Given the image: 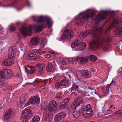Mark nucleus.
<instances>
[{"label": "nucleus", "instance_id": "nucleus-1", "mask_svg": "<svg viewBox=\"0 0 122 122\" xmlns=\"http://www.w3.org/2000/svg\"><path fill=\"white\" fill-rule=\"evenodd\" d=\"M102 28L97 26L93 27L90 33L92 36L96 37L97 35L100 34L98 38L89 42L90 47L92 49L99 47L102 48L104 51H107L111 47V46L107 42L110 41L112 39V37L107 35H103L102 33Z\"/></svg>", "mask_w": 122, "mask_h": 122}, {"label": "nucleus", "instance_id": "nucleus-2", "mask_svg": "<svg viewBox=\"0 0 122 122\" xmlns=\"http://www.w3.org/2000/svg\"><path fill=\"white\" fill-rule=\"evenodd\" d=\"M34 21H36L37 22H41L45 21L46 24L43 23L39 25H36L34 26L35 32L36 33L39 32L42 30L43 28L46 27L47 25L49 28L51 26L52 21L51 18L48 16L43 17L42 16H35L33 17Z\"/></svg>", "mask_w": 122, "mask_h": 122}, {"label": "nucleus", "instance_id": "nucleus-3", "mask_svg": "<svg viewBox=\"0 0 122 122\" xmlns=\"http://www.w3.org/2000/svg\"><path fill=\"white\" fill-rule=\"evenodd\" d=\"M88 33L86 31L81 32L78 39L71 44V47H74V50L76 51L82 50L86 47V44L85 42H82V39L86 37Z\"/></svg>", "mask_w": 122, "mask_h": 122}, {"label": "nucleus", "instance_id": "nucleus-4", "mask_svg": "<svg viewBox=\"0 0 122 122\" xmlns=\"http://www.w3.org/2000/svg\"><path fill=\"white\" fill-rule=\"evenodd\" d=\"M95 13L94 12L89 11L85 13H81L76 17V24L78 25H82L84 24L85 20L91 19L94 15Z\"/></svg>", "mask_w": 122, "mask_h": 122}, {"label": "nucleus", "instance_id": "nucleus-5", "mask_svg": "<svg viewBox=\"0 0 122 122\" xmlns=\"http://www.w3.org/2000/svg\"><path fill=\"white\" fill-rule=\"evenodd\" d=\"M113 22L107 29V30H110L114 27H116L115 33L119 36H122V28L120 25H122V19L121 18L115 19H114Z\"/></svg>", "mask_w": 122, "mask_h": 122}, {"label": "nucleus", "instance_id": "nucleus-6", "mask_svg": "<svg viewBox=\"0 0 122 122\" xmlns=\"http://www.w3.org/2000/svg\"><path fill=\"white\" fill-rule=\"evenodd\" d=\"M93 113L91 105L88 104L83 108V112L81 114L84 117L89 118L92 116Z\"/></svg>", "mask_w": 122, "mask_h": 122}, {"label": "nucleus", "instance_id": "nucleus-7", "mask_svg": "<svg viewBox=\"0 0 122 122\" xmlns=\"http://www.w3.org/2000/svg\"><path fill=\"white\" fill-rule=\"evenodd\" d=\"M13 76V71L9 69H5L0 71V78L2 79H7Z\"/></svg>", "mask_w": 122, "mask_h": 122}, {"label": "nucleus", "instance_id": "nucleus-8", "mask_svg": "<svg viewBox=\"0 0 122 122\" xmlns=\"http://www.w3.org/2000/svg\"><path fill=\"white\" fill-rule=\"evenodd\" d=\"M23 118L21 122H28V120L32 116V114L30 110L26 109L23 110L22 113Z\"/></svg>", "mask_w": 122, "mask_h": 122}, {"label": "nucleus", "instance_id": "nucleus-9", "mask_svg": "<svg viewBox=\"0 0 122 122\" xmlns=\"http://www.w3.org/2000/svg\"><path fill=\"white\" fill-rule=\"evenodd\" d=\"M73 34V32L72 30L66 29L61 36V39L63 41H66L72 37Z\"/></svg>", "mask_w": 122, "mask_h": 122}, {"label": "nucleus", "instance_id": "nucleus-10", "mask_svg": "<svg viewBox=\"0 0 122 122\" xmlns=\"http://www.w3.org/2000/svg\"><path fill=\"white\" fill-rule=\"evenodd\" d=\"M40 99L39 97L34 96L31 97L25 104V106L31 104L37 105L39 103Z\"/></svg>", "mask_w": 122, "mask_h": 122}, {"label": "nucleus", "instance_id": "nucleus-11", "mask_svg": "<svg viewBox=\"0 0 122 122\" xmlns=\"http://www.w3.org/2000/svg\"><path fill=\"white\" fill-rule=\"evenodd\" d=\"M19 30L21 32L22 34L24 36H26L27 35H30L32 33L31 28H27L23 26L20 27Z\"/></svg>", "mask_w": 122, "mask_h": 122}, {"label": "nucleus", "instance_id": "nucleus-12", "mask_svg": "<svg viewBox=\"0 0 122 122\" xmlns=\"http://www.w3.org/2000/svg\"><path fill=\"white\" fill-rule=\"evenodd\" d=\"M46 51H42L41 50L39 49H35L33 50L32 51L31 54H29V56L30 57L33 56H36L40 55L43 54H45Z\"/></svg>", "mask_w": 122, "mask_h": 122}, {"label": "nucleus", "instance_id": "nucleus-13", "mask_svg": "<svg viewBox=\"0 0 122 122\" xmlns=\"http://www.w3.org/2000/svg\"><path fill=\"white\" fill-rule=\"evenodd\" d=\"M16 49L15 47L9 48L8 51V57L9 59L13 60L14 59Z\"/></svg>", "mask_w": 122, "mask_h": 122}, {"label": "nucleus", "instance_id": "nucleus-14", "mask_svg": "<svg viewBox=\"0 0 122 122\" xmlns=\"http://www.w3.org/2000/svg\"><path fill=\"white\" fill-rule=\"evenodd\" d=\"M66 115L65 112H60L55 116L54 118L55 121L56 122L60 121L62 118L65 117Z\"/></svg>", "mask_w": 122, "mask_h": 122}, {"label": "nucleus", "instance_id": "nucleus-15", "mask_svg": "<svg viewBox=\"0 0 122 122\" xmlns=\"http://www.w3.org/2000/svg\"><path fill=\"white\" fill-rule=\"evenodd\" d=\"M57 105L56 102L54 100L51 101L48 105V109L50 112L55 110Z\"/></svg>", "mask_w": 122, "mask_h": 122}, {"label": "nucleus", "instance_id": "nucleus-16", "mask_svg": "<svg viewBox=\"0 0 122 122\" xmlns=\"http://www.w3.org/2000/svg\"><path fill=\"white\" fill-rule=\"evenodd\" d=\"M51 79L49 78L44 80L42 81H39L38 79H35L32 83H29V84L30 85H33L35 86L37 85V84H39L41 83L42 82H43L44 83H46L49 81V84H50L51 83Z\"/></svg>", "mask_w": 122, "mask_h": 122}, {"label": "nucleus", "instance_id": "nucleus-17", "mask_svg": "<svg viewBox=\"0 0 122 122\" xmlns=\"http://www.w3.org/2000/svg\"><path fill=\"white\" fill-rule=\"evenodd\" d=\"M77 102V100L73 102L71 104V108L72 109H75V110L77 111H79L80 113H81V111L82 110L83 111V108H81L80 106L78 105V104H76Z\"/></svg>", "mask_w": 122, "mask_h": 122}, {"label": "nucleus", "instance_id": "nucleus-18", "mask_svg": "<svg viewBox=\"0 0 122 122\" xmlns=\"http://www.w3.org/2000/svg\"><path fill=\"white\" fill-rule=\"evenodd\" d=\"M69 100V99L68 98H66L63 100L59 105L60 108L61 109H63L66 108L68 104V102Z\"/></svg>", "mask_w": 122, "mask_h": 122}, {"label": "nucleus", "instance_id": "nucleus-19", "mask_svg": "<svg viewBox=\"0 0 122 122\" xmlns=\"http://www.w3.org/2000/svg\"><path fill=\"white\" fill-rule=\"evenodd\" d=\"M40 40L39 37H34L30 40V43L29 44L30 46H31L32 45H37L40 42Z\"/></svg>", "mask_w": 122, "mask_h": 122}, {"label": "nucleus", "instance_id": "nucleus-20", "mask_svg": "<svg viewBox=\"0 0 122 122\" xmlns=\"http://www.w3.org/2000/svg\"><path fill=\"white\" fill-rule=\"evenodd\" d=\"M25 70L28 73L32 74L35 72L36 68L34 66L32 67L30 66L27 65L26 66Z\"/></svg>", "mask_w": 122, "mask_h": 122}, {"label": "nucleus", "instance_id": "nucleus-21", "mask_svg": "<svg viewBox=\"0 0 122 122\" xmlns=\"http://www.w3.org/2000/svg\"><path fill=\"white\" fill-rule=\"evenodd\" d=\"M37 67V72L39 74H41L43 72L45 65L43 63L39 64L36 65Z\"/></svg>", "mask_w": 122, "mask_h": 122}, {"label": "nucleus", "instance_id": "nucleus-22", "mask_svg": "<svg viewBox=\"0 0 122 122\" xmlns=\"http://www.w3.org/2000/svg\"><path fill=\"white\" fill-rule=\"evenodd\" d=\"M105 15L104 14L99 13L95 19L96 23H98L101 20L105 19Z\"/></svg>", "mask_w": 122, "mask_h": 122}, {"label": "nucleus", "instance_id": "nucleus-23", "mask_svg": "<svg viewBox=\"0 0 122 122\" xmlns=\"http://www.w3.org/2000/svg\"><path fill=\"white\" fill-rule=\"evenodd\" d=\"M12 112V110L11 109L7 110L5 114L4 119L5 120H7L9 119L11 117Z\"/></svg>", "mask_w": 122, "mask_h": 122}, {"label": "nucleus", "instance_id": "nucleus-24", "mask_svg": "<svg viewBox=\"0 0 122 122\" xmlns=\"http://www.w3.org/2000/svg\"><path fill=\"white\" fill-rule=\"evenodd\" d=\"M78 85L76 83L73 84L72 85V87L70 88V92L72 93H74V92L73 91H75L79 92L80 90V88Z\"/></svg>", "mask_w": 122, "mask_h": 122}, {"label": "nucleus", "instance_id": "nucleus-25", "mask_svg": "<svg viewBox=\"0 0 122 122\" xmlns=\"http://www.w3.org/2000/svg\"><path fill=\"white\" fill-rule=\"evenodd\" d=\"M69 81V79L66 78H64L60 81V85L62 86H68L70 85Z\"/></svg>", "mask_w": 122, "mask_h": 122}, {"label": "nucleus", "instance_id": "nucleus-26", "mask_svg": "<svg viewBox=\"0 0 122 122\" xmlns=\"http://www.w3.org/2000/svg\"><path fill=\"white\" fill-rule=\"evenodd\" d=\"M46 69L48 72H52L55 70L54 66L51 63H48L46 67Z\"/></svg>", "mask_w": 122, "mask_h": 122}, {"label": "nucleus", "instance_id": "nucleus-27", "mask_svg": "<svg viewBox=\"0 0 122 122\" xmlns=\"http://www.w3.org/2000/svg\"><path fill=\"white\" fill-rule=\"evenodd\" d=\"M110 87L109 84L107 85L106 87H102V91L104 96H106L108 93Z\"/></svg>", "mask_w": 122, "mask_h": 122}, {"label": "nucleus", "instance_id": "nucleus-28", "mask_svg": "<svg viewBox=\"0 0 122 122\" xmlns=\"http://www.w3.org/2000/svg\"><path fill=\"white\" fill-rule=\"evenodd\" d=\"M13 63V60L6 59L2 61V64L5 66H8L11 65Z\"/></svg>", "mask_w": 122, "mask_h": 122}, {"label": "nucleus", "instance_id": "nucleus-29", "mask_svg": "<svg viewBox=\"0 0 122 122\" xmlns=\"http://www.w3.org/2000/svg\"><path fill=\"white\" fill-rule=\"evenodd\" d=\"M82 77L85 78L90 77L91 75V73L89 71L87 70H84L81 73Z\"/></svg>", "mask_w": 122, "mask_h": 122}, {"label": "nucleus", "instance_id": "nucleus-30", "mask_svg": "<svg viewBox=\"0 0 122 122\" xmlns=\"http://www.w3.org/2000/svg\"><path fill=\"white\" fill-rule=\"evenodd\" d=\"M11 3L10 5V7L14 6L16 7L18 10H20L21 8H19V7L18 6H17V5L18 3V0H10Z\"/></svg>", "mask_w": 122, "mask_h": 122}, {"label": "nucleus", "instance_id": "nucleus-31", "mask_svg": "<svg viewBox=\"0 0 122 122\" xmlns=\"http://www.w3.org/2000/svg\"><path fill=\"white\" fill-rule=\"evenodd\" d=\"M28 96L26 94H23L21 96L20 99V104L24 103L26 100Z\"/></svg>", "mask_w": 122, "mask_h": 122}, {"label": "nucleus", "instance_id": "nucleus-32", "mask_svg": "<svg viewBox=\"0 0 122 122\" xmlns=\"http://www.w3.org/2000/svg\"><path fill=\"white\" fill-rule=\"evenodd\" d=\"M78 84L80 88H82L86 86V83L85 81H81L79 80H78Z\"/></svg>", "mask_w": 122, "mask_h": 122}, {"label": "nucleus", "instance_id": "nucleus-33", "mask_svg": "<svg viewBox=\"0 0 122 122\" xmlns=\"http://www.w3.org/2000/svg\"><path fill=\"white\" fill-rule=\"evenodd\" d=\"M81 113L79 111L75 110L73 112V116L76 118L80 117L81 116Z\"/></svg>", "mask_w": 122, "mask_h": 122}, {"label": "nucleus", "instance_id": "nucleus-34", "mask_svg": "<svg viewBox=\"0 0 122 122\" xmlns=\"http://www.w3.org/2000/svg\"><path fill=\"white\" fill-rule=\"evenodd\" d=\"M44 114L43 117L42 119V120L43 121H45L47 120L48 118H50L51 117L50 116V115L49 114H48L47 113H46V111L44 112Z\"/></svg>", "mask_w": 122, "mask_h": 122}, {"label": "nucleus", "instance_id": "nucleus-35", "mask_svg": "<svg viewBox=\"0 0 122 122\" xmlns=\"http://www.w3.org/2000/svg\"><path fill=\"white\" fill-rule=\"evenodd\" d=\"M40 120V119L39 117L35 116L33 118L32 120L30 122H39Z\"/></svg>", "mask_w": 122, "mask_h": 122}, {"label": "nucleus", "instance_id": "nucleus-36", "mask_svg": "<svg viewBox=\"0 0 122 122\" xmlns=\"http://www.w3.org/2000/svg\"><path fill=\"white\" fill-rule=\"evenodd\" d=\"M80 63L82 64H85L88 61V60L86 58H82L80 59Z\"/></svg>", "mask_w": 122, "mask_h": 122}, {"label": "nucleus", "instance_id": "nucleus-37", "mask_svg": "<svg viewBox=\"0 0 122 122\" xmlns=\"http://www.w3.org/2000/svg\"><path fill=\"white\" fill-rule=\"evenodd\" d=\"M90 59L92 61H95L97 59L96 57L94 55H91L90 56Z\"/></svg>", "mask_w": 122, "mask_h": 122}, {"label": "nucleus", "instance_id": "nucleus-38", "mask_svg": "<svg viewBox=\"0 0 122 122\" xmlns=\"http://www.w3.org/2000/svg\"><path fill=\"white\" fill-rule=\"evenodd\" d=\"M9 30L10 31H14L15 30L16 28L14 26H9Z\"/></svg>", "mask_w": 122, "mask_h": 122}, {"label": "nucleus", "instance_id": "nucleus-39", "mask_svg": "<svg viewBox=\"0 0 122 122\" xmlns=\"http://www.w3.org/2000/svg\"><path fill=\"white\" fill-rule=\"evenodd\" d=\"M61 95L60 93H57L56 96L57 99V100L61 99L62 98Z\"/></svg>", "mask_w": 122, "mask_h": 122}, {"label": "nucleus", "instance_id": "nucleus-40", "mask_svg": "<svg viewBox=\"0 0 122 122\" xmlns=\"http://www.w3.org/2000/svg\"><path fill=\"white\" fill-rule=\"evenodd\" d=\"M46 42L45 41H41L40 47L41 48H44L45 46Z\"/></svg>", "mask_w": 122, "mask_h": 122}, {"label": "nucleus", "instance_id": "nucleus-41", "mask_svg": "<svg viewBox=\"0 0 122 122\" xmlns=\"http://www.w3.org/2000/svg\"><path fill=\"white\" fill-rule=\"evenodd\" d=\"M76 100H77V103H76V104H78V105L80 106V104H81L82 102V100H78L77 99H75V101Z\"/></svg>", "mask_w": 122, "mask_h": 122}, {"label": "nucleus", "instance_id": "nucleus-42", "mask_svg": "<svg viewBox=\"0 0 122 122\" xmlns=\"http://www.w3.org/2000/svg\"><path fill=\"white\" fill-rule=\"evenodd\" d=\"M61 85L60 83L59 82H57L55 85V87L56 88L58 89L59 87Z\"/></svg>", "mask_w": 122, "mask_h": 122}, {"label": "nucleus", "instance_id": "nucleus-43", "mask_svg": "<svg viewBox=\"0 0 122 122\" xmlns=\"http://www.w3.org/2000/svg\"><path fill=\"white\" fill-rule=\"evenodd\" d=\"M35 60H37L38 61V60H43V58L41 56L37 57L35 58Z\"/></svg>", "mask_w": 122, "mask_h": 122}, {"label": "nucleus", "instance_id": "nucleus-44", "mask_svg": "<svg viewBox=\"0 0 122 122\" xmlns=\"http://www.w3.org/2000/svg\"><path fill=\"white\" fill-rule=\"evenodd\" d=\"M4 31V28L2 26H0V33H2V32Z\"/></svg>", "mask_w": 122, "mask_h": 122}, {"label": "nucleus", "instance_id": "nucleus-45", "mask_svg": "<svg viewBox=\"0 0 122 122\" xmlns=\"http://www.w3.org/2000/svg\"><path fill=\"white\" fill-rule=\"evenodd\" d=\"M122 68H119V69L117 71V74H118V75L120 74H121V71L122 70Z\"/></svg>", "mask_w": 122, "mask_h": 122}, {"label": "nucleus", "instance_id": "nucleus-46", "mask_svg": "<svg viewBox=\"0 0 122 122\" xmlns=\"http://www.w3.org/2000/svg\"><path fill=\"white\" fill-rule=\"evenodd\" d=\"M115 80H114L113 79L111 82V83H110V84H109L110 85V86H111V85L112 84V85L114 84H115Z\"/></svg>", "mask_w": 122, "mask_h": 122}, {"label": "nucleus", "instance_id": "nucleus-47", "mask_svg": "<svg viewBox=\"0 0 122 122\" xmlns=\"http://www.w3.org/2000/svg\"><path fill=\"white\" fill-rule=\"evenodd\" d=\"M60 62L61 63H62V64L63 65H65L66 64V63L65 61H64L63 60H61Z\"/></svg>", "mask_w": 122, "mask_h": 122}, {"label": "nucleus", "instance_id": "nucleus-48", "mask_svg": "<svg viewBox=\"0 0 122 122\" xmlns=\"http://www.w3.org/2000/svg\"><path fill=\"white\" fill-rule=\"evenodd\" d=\"M14 88V87L13 85L10 86L8 87V88L10 89V90H12Z\"/></svg>", "mask_w": 122, "mask_h": 122}, {"label": "nucleus", "instance_id": "nucleus-49", "mask_svg": "<svg viewBox=\"0 0 122 122\" xmlns=\"http://www.w3.org/2000/svg\"><path fill=\"white\" fill-rule=\"evenodd\" d=\"M51 57V56L49 54H47L45 56V58H50Z\"/></svg>", "mask_w": 122, "mask_h": 122}, {"label": "nucleus", "instance_id": "nucleus-50", "mask_svg": "<svg viewBox=\"0 0 122 122\" xmlns=\"http://www.w3.org/2000/svg\"><path fill=\"white\" fill-rule=\"evenodd\" d=\"M88 89H89L90 90H93V92H96V90H95L94 89H93L92 88H91L90 87H89L88 88Z\"/></svg>", "mask_w": 122, "mask_h": 122}, {"label": "nucleus", "instance_id": "nucleus-51", "mask_svg": "<svg viewBox=\"0 0 122 122\" xmlns=\"http://www.w3.org/2000/svg\"><path fill=\"white\" fill-rule=\"evenodd\" d=\"M90 71L92 72H94L95 71V69L94 68H92L90 69Z\"/></svg>", "mask_w": 122, "mask_h": 122}, {"label": "nucleus", "instance_id": "nucleus-52", "mask_svg": "<svg viewBox=\"0 0 122 122\" xmlns=\"http://www.w3.org/2000/svg\"><path fill=\"white\" fill-rule=\"evenodd\" d=\"M1 38L2 39L4 40L5 39V36H4V37L3 36H1Z\"/></svg>", "mask_w": 122, "mask_h": 122}, {"label": "nucleus", "instance_id": "nucleus-53", "mask_svg": "<svg viewBox=\"0 0 122 122\" xmlns=\"http://www.w3.org/2000/svg\"><path fill=\"white\" fill-rule=\"evenodd\" d=\"M41 41H45L46 42V40L44 38H42V39Z\"/></svg>", "mask_w": 122, "mask_h": 122}, {"label": "nucleus", "instance_id": "nucleus-54", "mask_svg": "<svg viewBox=\"0 0 122 122\" xmlns=\"http://www.w3.org/2000/svg\"><path fill=\"white\" fill-rule=\"evenodd\" d=\"M49 53L52 54H54V52L52 51H50L49 52Z\"/></svg>", "mask_w": 122, "mask_h": 122}, {"label": "nucleus", "instance_id": "nucleus-55", "mask_svg": "<svg viewBox=\"0 0 122 122\" xmlns=\"http://www.w3.org/2000/svg\"><path fill=\"white\" fill-rule=\"evenodd\" d=\"M1 43H0V45H1V46H2V45H3V43L2 41H1Z\"/></svg>", "mask_w": 122, "mask_h": 122}, {"label": "nucleus", "instance_id": "nucleus-56", "mask_svg": "<svg viewBox=\"0 0 122 122\" xmlns=\"http://www.w3.org/2000/svg\"><path fill=\"white\" fill-rule=\"evenodd\" d=\"M118 111L115 112L114 113L115 115L116 114H118Z\"/></svg>", "mask_w": 122, "mask_h": 122}, {"label": "nucleus", "instance_id": "nucleus-57", "mask_svg": "<svg viewBox=\"0 0 122 122\" xmlns=\"http://www.w3.org/2000/svg\"><path fill=\"white\" fill-rule=\"evenodd\" d=\"M118 114H121L120 110L118 111Z\"/></svg>", "mask_w": 122, "mask_h": 122}, {"label": "nucleus", "instance_id": "nucleus-58", "mask_svg": "<svg viewBox=\"0 0 122 122\" xmlns=\"http://www.w3.org/2000/svg\"><path fill=\"white\" fill-rule=\"evenodd\" d=\"M115 12L114 11H111V14H114V13Z\"/></svg>", "mask_w": 122, "mask_h": 122}, {"label": "nucleus", "instance_id": "nucleus-59", "mask_svg": "<svg viewBox=\"0 0 122 122\" xmlns=\"http://www.w3.org/2000/svg\"><path fill=\"white\" fill-rule=\"evenodd\" d=\"M120 113H122V110H120Z\"/></svg>", "mask_w": 122, "mask_h": 122}, {"label": "nucleus", "instance_id": "nucleus-60", "mask_svg": "<svg viewBox=\"0 0 122 122\" xmlns=\"http://www.w3.org/2000/svg\"><path fill=\"white\" fill-rule=\"evenodd\" d=\"M27 2L29 4L30 3V2L29 0H27Z\"/></svg>", "mask_w": 122, "mask_h": 122}, {"label": "nucleus", "instance_id": "nucleus-61", "mask_svg": "<svg viewBox=\"0 0 122 122\" xmlns=\"http://www.w3.org/2000/svg\"><path fill=\"white\" fill-rule=\"evenodd\" d=\"M99 96L100 98H101L102 97V96H100V95H99Z\"/></svg>", "mask_w": 122, "mask_h": 122}, {"label": "nucleus", "instance_id": "nucleus-62", "mask_svg": "<svg viewBox=\"0 0 122 122\" xmlns=\"http://www.w3.org/2000/svg\"><path fill=\"white\" fill-rule=\"evenodd\" d=\"M16 25H19V23H16Z\"/></svg>", "mask_w": 122, "mask_h": 122}, {"label": "nucleus", "instance_id": "nucleus-63", "mask_svg": "<svg viewBox=\"0 0 122 122\" xmlns=\"http://www.w3.org/2000/svg\"><path fill=\"white\" fill-rule=\"evenodd\" d=\"M112 106H113L112 105H111L109 108H111L112 107Z\"/></svg>", "mask_w": 122, "mask_h": 122}, {"label": "nucleus", "instance_id": "nucleus-64", "mask_svg": "<svg viewBox=\"0 0 122 122\" xmlns=\"http://www.w3.org/2000/svg\"><path fill=\"white\" fill-rule=\"evenodd\" d=\"M69 72H72V71H69Z\"/></svg>", "mask_w": 122, "mask_h": 122}]
</instances>
